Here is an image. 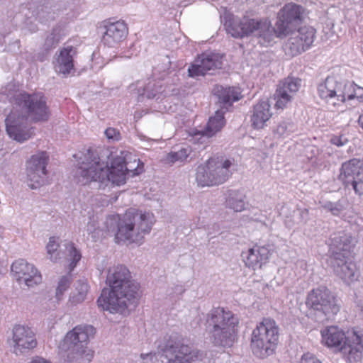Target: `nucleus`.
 I'll return each instance as SVG.
<instances>
[{"instance_id": "1", "label": "nucleus", "mask_w": 363, "mask_h": 363, "mask_svg": "<svg viewBox=\"0 0 363 363\" xmlns=\"http://www.w3.org/2000/svg\"><path fill=\"white\" fill-rule=\"evenodd\" d=\"M303 9L295 4H286L279 12L276 28L267 20H255L244 17L242 19L232 15L224 16V26L228 33L236 38L253 36L258 43L267 46L277 38L288 35L301 23Z\"/></svg>"}, {"instance_id": "2", "label": "nucleus", "mask_w": 363, "mask_h": 363, "mask_svg": "<svg viewBox=\"0 0 363 363\" xmlns=\"http://www.w3.org/2000/svg\"><path fill=\"white\" fill-rule=\"evenodd\" d=\"M113 158L111 165L108 167L101 161L98 152L92 149L86 150L78 160L76 175L83 184L96 182L98 189H104L109 182L120 186L125 183L126 175L132 172V176L138 174V167L126 161L123 152Z\"/></svg>"}, {"instance_id": "3", "label": "nucleus", "mask_w": 363, "mask_h": 363, "mask_svg": "<svg viewBox=\"0 0 363 363\" xmlns=\"http://www.w3.org/2000/svg\"><path fill=\"white\" fill-rule=\"evenodd\" d=\"M106 284L110 289H104L97 300L99 308L111 313L125 314L134 308L139 298V285L132 279L130 272L124 265L109 269Z\"/></svg>"}, {"instance_id": "4", "label": "nucleus", "mask_w": 363, "mask_h": 363, "mask_svg": "<svg viewBox=\"0 0 363 363\" xmlns=\"http://www.w3.org/2000/svg\"><path fill=\"white\" fill-rule=\"evenodd\" d=\"M50 108L42 92H20L13 96V108L5 119L6 130L10 138L23 142L29 138L23 132L24 124L49 119Z\"/></svg>"}, {"instance_id": "5", "label": "nucleus", "mask_w": 363, "mask_h": 363, "mask_svg": "<svg viewBox=\"0 0 363 363\" xmlns=\"http://www.w3.org/2000/svg\"><path fill=\"white\" fill-rule=\"evenodd\" d=\"M155 222L152 213L130 208L122 218L109 216L106 223L109 232H114L117 228L115 239L118 242L141 243L145 235L150 233Z\"/></svg>"}, {"instance_id": "6", "label": "nucleus", "mask_w": 363, "mask_h": 363, "mask_svg": "<svg viewBox=\"0 0 363 363\" xmlns=\"http://www.w3.org/2000/svg\"><path fill=\"white\" fill-rule=\"evenodd\" d=\"M239 320L223 308H213L206 314V330L211 343L216 347L229 348L235 341Z\"/></svg>"}, {"instance_id": "7", "label": "nucleus", "mask_w": 363, "mask_h": 363, "mask_svg": "<svg viewBox=\"0 0 363 363\" xmlns=\"http://www.w3.org/2000/svg\"><path fill=\"white\" fill-rule=\"evenodd\" d=\"M323 341L330 347L337 348L350 362L362 359L363 333L352 330L347 335L337 326H330L321 331Z\"/></svg>"}, {"instance_id": "8", "label": "nucleus", "mask_w": 363, "mask_h": 363, "mask_svg": "<svg viewBox=\"0 0 363 363\" xmlns=\"http://www.w3.org/2000/svg\"><path fill=\"white\" fill-rule=\"evenodd\" d=\"M350 242L348 236L344 233H338L332 237L330 244V265L335 273L347 283L357 280L359 277L355 264L349 262Z\"/></svg>"}, {"instance_id": "9", "label": "nucleus", "mask_w": 363, "mask_h": 363, "mask_svg": "<svg viewBox=\"0 0 363 363\" xmlns=\"http://www.w3.org/2000/svg\"><path fill=\"white\" fill-rule=\"evenodd\" d=\"M94 333L95 328L91 325H78L66 334L60 347L65 351L71 350L67 356L70 363L91 362L94 354L86 344Z\"/></svg>"}, {"instance_id": "10", "label": "nucleus", "mask_w": 363, "mask_h": 363, "mask_svg": "<svg viewBox=\"0 0 363 363\" xmlns=\"http://www.w3.org/2000/svg\"><path fill=\"white\" fill-rule=\"evenodd\" d=\"M308 317L318 323H324L332 318L340 309L335 294L325 286L311 291L306 297Z\"/></svg>"}, {"instance_id": "11", "label": "nucleus", "mask_w": 363, "mask_h": 363, "mask_svg": "<svg viewBox=\"0 0 363 363\" xmlns=\"http://www.w3.org/2000/svg\"><path fill=\"white\" fill-rule=\"evenodd\" d=\"M279 327L274 320L264 318L253 330L251 349L253 354L261 359L274 354L279 342Z\"/></svg>"}, {"instance_id": "12", "label": "nucleus", "mask_w": 363, "mask_h": 363, "mask_svg": "<svg viewBox=\"0 0 363 363\" xmlns=\"http://www.w3.org/2000/svg\"><path fill=\"white\" fill-rule=\"evenodd\" d=\"M158 349L163 352L168 363H190L196 359H201L203 357L201 352L177 335L164 339L163 344L158 345Z\"/></svg>"}, {"instance_id": "13", "label": "nucleus", "mask_w": 363, "mask_h": 363, "mask_svg": "<svg viewBox=\"0 0 363 363\" xmlns=\"http://www.w3.org/2000/svg\"><path fill=\"white\" fill-rule=\"evenodd\" d=\"M338 179L345 188L351 186L354 192L363 195V161L353 158L342 164Z\"/></svg>"}, {"instance_id": "14", "label": "nucleus", "mask_w": 363, "mask_h": 363, "mask_svg": "<svg viewBox=\"0 0 363 363\" xmlns=\"http://www.w3.org/2000/svg\"><path fill=\"white\" fill-rule=\"evenodd\" d=\"M49 156L46 152H40L33 155L27 162L26 173L28 185L31 189H38L46 183V167Z\"/></svg>"}, {"instance_id": "15", "label": "nucleus", "mask_w": 363, "mask_h": 363, "mask_svg": "<svg viewBox=\"0 0 363 363\" xmlns=\"http://www.w3.org/2000/svg\"><path fill=\"white\" fill-rule=\"evenodd\" d=\"M223 65L222 56L216 53H203L189 67L188 73L191 77L212 74L211 71L220 69Z\"/></svg>"}, {"instance_id": "16", "label": "nucleus", "mask_w": 363, "mask_h": 363, "mask_svg": "<svg viewBox=\"0 0 363 363\" xmlns=\"http://www.w3.org/2000/svg\"><path fill=\"white\" fill-rule=\"evenodd\" d=\"M11 272L19 284H24L28 287H33L41 282L40 272L32 264L20 259L11 265Z\"/></svg>"}, {"instance_id": "17", "label": "nucleus", "mask_w": 363, "mask_h": 363, "mask_svg": "<svg viewBox=\"0 0 363 363\" xmlns=\"http://www.w3.org/2000/svg\"><path fill=\"white\" fill-rule=\"evenodd\" d=\"M13 352L18 355L27 352L37 345L33 330L24 325H17L13 328Z\"/></svg>"}, {"instance_id": "18", "label": "nucleus", "mask_w": 363, "mask_h": 363, "mask_svg": "<svg viewBox=\"0 0 363 363\" xmlns=\"http://www.w3.org/2000/svg\"><path fill=\"white\" fill-rule=\"evenodd\" d=\"M300 82V79L294 77H287L280 82L274 94L277 108H284L291 101L301 86Z\"/></svg>"}, {"instance_id": "19", "label": "nucleus", "mask_w": 363, "mask_h": 363, "mask_svg": "<svg viewBox=\"0 0 363 363\" xmlns=\"http://www.w3.org/2000/svg\"><path fill=\"white\" fill-rule=\"evenodd\" d=\"M300 82V79L294 77H287L280 82L274 94L277 108H284L291 101L301 86Z\"/></svg>"}, {"instance_id": "20", "label": "nucleus", "mask_w": 363, "mask_h": 363, "mask_svg": "<svg viewBox=\"0 0 363 363\" xmlns=\"http://www.w3.org/2000/svg\"><path fill=\"white\" fill-rule=\"evenodd\" d=\"M69 0H61L57 2H47L38 6L33 11V14L41 23H47L53 20L60 13L66 11L69 6Z\"/></svg>"}, {"instance_id": "21", "label": "nucleus", "mask_w": 363, "mask_h": 363, "mask_svg": "<svg viewBox=\"0 0 363 363\" xmlns=\"http://www.w3.org/2000/svg\"><path fill=\"white\" fill-rule=\"evenodd\" d=\"M104 28L102 42L108 48H115L120 45L128 33V26L124 21L108 22Z\"/></svg>"}, {"instance_id": "22", "label": "nucleus", "mask_w": 363, "mask_h": 363, "mask_svg": "<svg viewBox=\"0 0 363 363\" xmlns=\"http://www.w3.org/2000/svg\"><path fill=\"white\" fill-rule=\"evenodd\" d=\"M279 214L289 228H300L304 226L310 218L308 209H296L288 205L281 206Z\"/></svg>"}, {"instance_id": "23", "label": "nucleus", "mask_w": 363, "mask_h": 363, "mask_svg": "<svg viewBox=\"0 0 363 363\" xmlns=\"http://www.w3.org/2000/svg\"><path fill=\"white\" fill-rule=\"evenodd\" d=\"M342 86L339 81L334 77H328L323 82L318 85V96L327 103L331 102L335 106L337 102V97H342Z\"/></svg>"}, {"instance_id": "24", "label": "nucleus", "mask_w": 363, "mask_h": 363, "mask_svg": "<svg viewBox=\"0 0 363 363\" xmlns=\"http://www.w3.org/2000/svg\"><path fill=\"white\" fill-rule=\"evenodd\" d=\"M270 255V250L266 246H255L242 253L245 266L254 270L259 269L266 263Z\"/></svg>"}, {"instance_id": "25", "label": "nucleus", "mask_w": 363, "mask_h": 363, "mask_svg": "<svg viewBox=\"0 0 363 363\" xmlns=\"http://www.w3.org/2000/svg\"><path fill=\"white\" fill-rule=\"evenodd\" d=\"M76 50L72 46H67L55 54L53 66L55 72L64 76L70 74L74 69L73 57Z\"/></svg>"}, {"instance_id": "26", "label": "nucleus", "mask_w": 363, "mask_h": 363, "mask_svg": "<svg viewBox=\"0 0 363 363\" xmlns=\"http://www.w3.org/2000/svg\"><path fill=\"white\" fill-rule=\"evenodd\" d=\"M232 162L229 160H223V158H210L209 169L212 177L216 179L214 185H219L224 183L230 177V172L229 170Z\"/></svg>"}, {"instance_id": "27", "label": "nucleus", "mask_w": 363, "mask_h": 363, "mask_svg": "<svg viewBox=\"0 0 363 363\" xmlns=\"http://www.w3.org/2000/svg\"><path fill=\"white\" fill-rule=\"evenodd\" d=\"M271 116L269 100L262 99L253 107V113L251 116L252 125L257 129L262 128Z\"/></svg>"}, {"instance_id": "28", "label": "nucleus", "mask_w": 363, "mask_h": 363, "mask_svg": "<svg viewBox=\"0 0 363 363\" xmlns=\"http://www.w3.org/2000/svg\"><path fill=\"white\" fill-rule=\"evenodd\" d=\"M213 92L218 98V102L222 104L220 110L225 109V112L229 106H232L233 101L240 99V92L235 87H223L220 85H216L213 88Z\"/></svg>"}, {"instance_id": "29", "label": "nucleus", "mask_w": 363, "mask_h": 363, "mask_svg": "<svg viewBox=\"0 0 363 363\" xmlns=\"http://www.w3.org/2000/svg\"><path fill=\"white\" fill-rule=\"evenodd\" d=\"M224 113V111H216L215 115L209 118L205 128L198 131L196 135H201L202 138H210L220 132L225 124Z\"/></svg>"}, {"instance_id": "30", "label": "nucleus", "mask_w": 363, "mask_h": 363, "mask_svg": "<svg viewBox=\"0 0 363 363\" xmlns=\"http://www.w3.org/2000/svg\"><path fill=\"white\" fill-rule=\"evenodd\" d=\"M65 35L66 31L65 26L62 24H57L52 29L51 32L47 35L43 44L44 50L50 51L55 48Z\"/></svg>"}, {"instance_id": "31", "label": "nucleus", "mask_w": 363, "mask_h": 363, "mask_svg": "<svg viewBox=\"0 0 363 363\" xmlns=\"http://www.w3.org/2000/svg\"><path fill=\"white\" fill-rule=\"evenodd\" d=\"M216 179L212 177L211 172L209 169V159L205 165H200L197 167L196 174V180L198 185L201 186H214Z\"/></svg>"}, {"instance_id": "32", "label": "nucleus", "mask_w": 363, "mask_h": 363, "mask_svg": "<svg viewBox=\"0 0 363 363\" xmlns=\"http://www.w3.org/2000/svg\"><path fill=\"white\" fill-rule=\"evenodd\" d=\"M225 205L228 208L236 212L243 211L245 209L243 194L238 191H229L225 201Z\"/></svg>"}, {"instance_id": "33", "label": "nucleus", "mask_w": 363, "mask_h": 363, "mask_svg": "<svg viewBox=\"0 0 363 363\" xmlns=\"http://www.w3.org/2000/svg\"><path fill=\"white\" fill-rule=\"evenodd\" d=\"M88 288L86 282L82 280L77 281L74 284V290L70 294L69 301L74 304L82 302L86 298Z\"/></svg>"}, {"instance_id": "34", "label": "nucleus", "mask_w": 363, "mask_h": 363, "mask_svg": "<svg viewBox=\"0 0 363 363\" xmlns=\"http://www.w3.org/2000/svg\"><path fill=\"white\" fill-rule=\"evenodd\" d=\"M294 38H297L300 43L308 49L313 43L315 29L309 26L301 27L294 33Z\"/></svg>"}, {"instance_id": "35", "label": "nucleus", "mask_w": 363, "mask_h": 363, "mask_svg": "<svg viewBox=\"0 0 363 363\" xmlns=\"http://www.w3.org/2000/svg\"><path fill=\"white\" fill-rule=\"evenodd\" d=\"M296 125L290 120L280 121L274 129V134L277 138H286L296 130Z\"/></svg>"}, {"instance_id": "36", "label": "nucleus", "mask_w": 363, "mask_h": 363, "mask_svg": "<svg viewBox=\"0 0 363 363\" xmlns=\"http://www.w3.org/2000/svg\"><path fill=\"white\" fill-rule=\"evenodd\" d=\"M306 50H307L306 47L294 36L291 37L284 45L285 52L290 57L298 55Z\"/></svg>"}, {"instance_id": "37", "label": "nucleus", "mask_w": 363, "mask_h": 363, "mask_svg": "<svg viewBox=\"0 0 363 363\" xmlns=\"http://www.w3.org/2000/svg\"><path fill=\"white\" fill-rule=\"evenodd\" d=\"M66 250V259L70 262L69 269L72 270L81 259L80 252L74 247L73 243L66 242L65 245Z\"/></svg>"}, {"instance_id": "38", "label": "nucleus", "mask_w": 363, "mask_h": 363, "mask_svg": "<svg viewBox=\"0 0 363 363\" xmlns=\"http://www.w3.org/2000/svg\"><path fill=\"white\" fill-rule=\"evenodd\" d=\"M190 152L189 148H181L177 152H171L167 156V161L168 162L174 163L176 162H183L186 160Z\"/></svg>"}, {"instance_id": "39", "label": "nucleus", "mask_w": 363, "mask_h": 363, "mask_svg": "<svg viewBox=\"0 0 363 363\" xmlns=\"http://www.w3.org/2000/svg\"><path fill=\"white\" fill-rule=\"evenodd\" d=\"M339 85L342 86V97H337V102H345L346 99L348 100L353 99V86L354 83L340 82Z\"/></svg>"}, {"instance_id": "40", "label": "nucleus", "mask_w": 363, "mask_h": 363, "mask_svg": "<svg viewBox=\"0 0 363 363\" xmlns=\"http://www.w3.org/2000/svg\"><path fill=\"white\" fill-rule=\"evenodd\" d=\"M162 92V86L159 84L149 83L147 86L144 89L143 95H145L148 99H158L159 94Z\"/></svg>"}, {"instance_id": "41", "label": "nucleus", "mask_w": 363, "mask_h": 363, "mask_svg": "<svg viewBox=\"0 0 363 363\" xmlns=\"http://www.w3.org/2000/svg\"><path fill=\"white\" fill-rule=\"evenodd\" d=\"M59 247V244L56 242L55 237H51L49 240V242L47 245V251L50 255V259L56 262L58 259H60V253L57 252Z\"/></svg>"}, {"instance_id": "42", "label": "nucleus", "mask_w": 363, "mask_h": 363, "mask_svg": "<svg viewBox=\"0 0 363 363\" xmlns=\"http://www.w3.org/2000/svg\"><path fill=\"white\" fill-rule=\"evenodd\" d=\"M70 281L67 277H62L59 281L58 286L56 289V297L60 298L63 293L68 289Z\"/></svg>"}, {"instance_id": "43", "label": "nucleus", "mask_w": 363, "mask_h": 363, "mask_svg": "<svg viewBox=\"0 0 363 363\" xmlns=\"http://www.w3.org/2000/svg\"><path fill=\"white\" fill-rule=\"evenodd\" d=\"M323 208L331 212V213L334 216H337L343 210L342 205L339 203H332V202H326L323 205Z\"/></svg>"}, {"instance_id": "44", "label": "nucleus", "mask_w": 363, "mask_h": 363, "mask_svg": "<svg viewBox=\"0 0 363 363\" xmlns=\"http://www.w3.org/2000/svg\"><path fill=\"white\" fill-rule=\"evenodd\" d=\"M106 136L109 140H119L121 138L120 133L113 128H108L104 132Z\"/></svg>"}, {"instance_id": "45", "label": "nucleus", "mask_w": 363, "mask_h": 363, "mask_svg": "<svg viewBox=\"0 0 363 363\" xmlns=\"http://www.w3.org/2000/svg\"><path fill=\"white\" fill-rule=\"evenodd\" d=\"M299 363H322L315 355L311 353L304 354Z\"/></svg>"}, {"instance_id": "46", "label": "nucleus", "mask_w": 363, "mask_h": 363, "mask_svg": "<svg viewBox=\"0 0 363 363\" xmlns=\"http://www.w3.org/2000/svg\"><path fill=\"white\" fill-rule=\"evenodd\" d=\"M140 358L143 363H152L154 360L157 359L156 353L152 352L141 354Z\"/></svg>"}, {"instance_id": "47", "label": "nucleus", "mask_w": 363, "mask_h": 363, "mask_svg": "<svg viewBox=\"0 0 363 363\" xmlns=\"http://www.w3.org/2000/svg\"><path fill=\"white\" fill-rule=\"evenodd\" d=\"M357 98L359 101H363V88L354 84L353 99Z\"/></svg>"}, {"instance_id": "48", "label": "nucleus", "mask_w": 363, "mask_h": 363, "mask_svg": "<svg viewBox=\"0 0 363 363\" xmlns=\"http://www.w3.org/2000/svg\"><path fill=\"white\" fill-rule=\"evenodd\" d=\"M347 140L343 135L335 136L331 139V143L337 146H342L347 143Z\"/></svg>"}, {"instance_id": "49", "label": "nucleus", "mask_w": 363, "mask_h": 363, "mask_svg": "<svg viewBox=\"0 0 363 363\" xmlns=\"http://www.w3.org/2000/svg\"><path fill=\"white\" fill-rule=\"evenodd\" d=\"M26 27L31 33H35L38 30L35 23L28 21L26 22Z\"/></svg>"}, {"instance_id": "50", "label": "nucleus", "mask_w": 363, "mask_h": 363, "mask_svg": "<svg viewBox=\"0 0 363 363\" xmlns=\"http://www.w3.org/2000/svg\"><path fill=\"white\" fill-rule=\"evenodd\" d=\"M86 230L89 233H96L97 228L94 222H89L86 225Z\"/></svg>"}, {"instance_id": "51", "label": "nucleus", "mask_w": 363, "mask_h": 363, "mask_svg": "<svg viewBox=\"0 0 363 363\" xmlns=\"http://www.w3.org/2000/svg\"><path fill=\"white\" fill-rule=\"evenodd\" d=\"M15 43L17 45L18 48H19V41H18V40H17V41H16V43Z\"/></svg>"}, {"instance_id": "52", "label": "nucleus", "mask_w": 363, "mask_h": 363, "mask_svg": "<svg viewBox=\"0 0 363 363\" xmlns=\"http://www.w3.org/2000/svg\"><path fill=\"white\" fill-rule=\"evenodd\" d=\"M360 308H361V311H362V313H363V305H362V306H360Z\"/></svg>"}]
</instances>
